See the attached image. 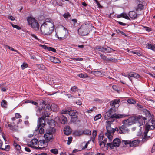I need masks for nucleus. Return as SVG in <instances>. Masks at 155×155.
<instances>
[{
    "instance_id": "f3484780",
    "label": "nucleus",
    "mask_w": 155,
    "mask_h": 155,
    "mask_svg": "<svg viewBox=\"0 0 155 155\" xmlns=\"http://www.w3.org/2000/svg\"><path fill=\"white\" fill-rule=\"evenodd\" d=\"M127 77L132 82V80L130 78V77H133L135 78L138 79L140 78V76L138 74L135 73V72H132L130 73L129 74L127 75Z\"/></svg>"
},
{
    "instance_id": "ea45409f",
    "label": "nucleus",
    "mask_w": 155,
    "mask_h": 155,
    "mask_svg": "<svg viewBox=\"0 0 155 155\" xmlns=\"http://www.w3.org/2000/svg\"><path fill=\"white\" fill-rule=\"evenodd\" d=\"M97 132L96 130H94L93 132V137L92 138V140L93 141L94 140L95 138L97 135Z\"/></svg>"
},
{
    "instance_id": "e433bc0d",
    "label": "nucleus",
    "mask_w": 155,
    "mask_h": 155,
    "mask_svg": "<svg viewBox=\"0 0 155 155\" xmlns=\"http://www.w3.org/2000/svg\"><path fill=\"white\" fill-rule=\"evenodd\" d=\"M71 91L74 92H75L77 91L78 90V89L77 87L76 86H74L72 87L71 89Z\"/></svg>"
},
{
    "instance_id": "864d4df0",
    "label": "nucleus",
    "mask_w": 155,
    "mask_h": 155,
    "mask_svg": "<svg viewBox=\"0 0 155 155\" xmlns=\"http://www.w3.org/2000/svg\"><path fill=\"white\" fill-rule=\"evenodd\" d=\"M12 26L14 28H15L18 30L20 29L21 28L20 27L15 25H14L12 24H11Z\"/></svg>"
},
{
    "instance_id": "c03bdc74",
    "label": "nucleus",
    "mask_w": 155,
    "mask_h": 155,
    "mask_svg": "<svg viewBox=\"0 0 155 155\" xmlns=\"http://www.w3.org/2000/svg\"><path fill=\"white\" fill-rule=\"evenodd\" d=\"M117 61V60L115 59L107 58V59L106 62H116Z\"/></svg>"
},
{
    "instance_id": "0eeeda50",
    "label": "nucleus",
    "mask_w": 155,
    "mask_h": 155,
    "mask_svg": "<svg viewBox=\"0 0 155 155\" xmlns=\"http://www.w3.org/2000/svg\"><path fill=\"white\" fill-rule=\"evenodd\" d=\"M27 21L29 25H31L32 28L36 30H39V24L35 18L28 17L27 19Z\"/></svg>"
},
{
    "instance_id": "473e14b6",
    "label": "nucleus",
    "mask_w": 155,
    "mask_h": 155,
    "mask_svg": "<svg viewBox=\"0 0 155 155\" xmlns=\"http://www.w3.org/2000/svg\"><path fill=\"white\" fill-rule=\"evenodd\" d=\"M93 74L95 75H101L102 72L100 71H93L92 72Z\"/></svg>"
},
{
    "instance_id": "20e7f679",
    "label": "nucleus",
    "mask_w": 155,
    "mask_h": 155,
    "mask_svg": "<svg viewBox=\"0 0 155 155\" xmlns=\"http://www.w3.org/2000/svg\"><path fill=\"white\" fill-rule=\"evenodd\" d=\"M155 121L153 119H150L146 124V129L141 138H143V140L146 139L147 137V134L148 130H153L155 128Z\"/></svg>"
},
{
    "instance_id": "6ab92c4d",
    "label": "nucleus",
    "mask_w": 155,
    "mask_h": 155,
    "mask_svg": "<svg viewBox=\"0 0 155 155\" xmlns=\"http://www.w3.org/2000/svg\"><path fill=\"white\" fill-rule=\"evenodd\" d=\"M130 17L132 19H135L137 16V14L134 11H130L129 14Z\"/></svg>"
},
{
    "instance_id": "de8ad7c7",
    "label": "nucleus",
    "mask_w": 155,
    "mask_h": 155,
    "mask_svg": "<svg viewBox=\"0 0 155 155\" xmlns=\"http://www.w3.org/2000/svg\"><path fill=\"white\" fill-rule=\"evenodd\" d=\"M99 145L101 148H104L105 145V143L103 141L99 142Z\"/></svg>"
},
{
    "instance_id": "69168bd1",
    "label": "nucleus",
    "mask_w": 155,
    "mask_h": 155,
    "mask_svg": "<svg viewBox=\"0 0 155 155\" xmlns=\"http://www.w3.org/2000/svg\"><path fill=\"white\" fill-rule=\"evenodd\" d=\"M132 52L134 54L137 55H140V53H139L138 51H132Z\"/></svg>"
},
{
    "instance_id": "f8f14e48",
    "label": "nucleus",
    "mask_w": 155,
    "mask_h": 155,
    "mask_svg": "<svg viewBox=\"0 0 155 155\" xmlns=\"http://www.w3.org/2000/svg\"><path fill=\"white\" fill-rule=\"evenodd\" d=\"M120 143V140L119 139L116 138L113 140L112 143H107V145L111 148L113 149L114 147H119Z\"/></svg>"
},
{
    "instance_id": "8fccbe9b",
    "label": "nucleus",
    "mask_w": 155,
    "mask_h": 155,
    "mask_svg": "<svg viewBox=\"0 0 155 155\" xmlns=\"http://www.w3.org/2000/svg\"><path fill=\"white\" fill-rule=\"evenodd\" d=\"M74 61H82L83 60V58H71Z\"/></svg>"
},
{
    "instance_id": "72a5a7b5",
    "label": "nucleus",
    "mask_w": 155,
    "mask_h": 155,
    "mask_svg": "<svg viewBox=\"0 0 155 155\" xmlns=\"http://www.w3.org/2000/svg\"><path fill=\"white\" fill-rule=\"evenodd\" d=\"M50 151L54 154H57L58 153V150L57 149H51L50 150Z\"/></svg>"
},
{
    "instance_id": "412c9836",
    "label": "nucleus",
    "mask_w": 155,
    "mask_h": 155,
    "mask_svg": "<svg viewBox=\"0 0 155 155\" xmlns=\"http://www.w3.org/2000/svg\"><path fill=\"white\" fill-rule=\"evenodd\" d=\"M146 48L155 51V45L148 43L146 45Z\"/></svg>"
},
{
    "instance_id": "6e6552de",
    "label": "nucleus",
    "mask_w": 155,
    "mask_h": 155,
    "mask_svg": "<svg viewBox=\"0 0 155 155\" xmlns=\"http://www.w3.org/2000/svg\"><path fill=\"white\" fill-rule=\"evenodd\" d=\"M123 145H129L130 147H135L137 146L139 143V141L137 140H135L132 141L131 140H122Z\"/></svg>"
},
{
    "instance_id": "13d9d810",
    "label": "nucleus",
    "mask_w": 155,
    "mask_h": 155,
    "mask_svg": "<svg viewBox=\"0 0 155 155\" xmlns=\"http://www.w3.org/2000/svg\"><path fill=\"white\" fill-rule=\"evenodd\" d=\"M95 108V107H93L91 109L89 110H88L86 111V112L88 113H91L94 110V109Z\"/></svg>"
},
{
    "instance_id": "79ce46f5",
    "label": "nucleus",
    "mask_w": 155,
    "mask_h": 155,
    "mask_svg": "<svg viewBox=\"0 0 155 155\" xmlns=\"http://www.w3.org/2000/svg\"><path fill=\"white\" fill-rule=\"evenodd\" d=\"M100 57L105 62H106L107 58L104 54H100Z\"/></svg>"
},
{
    "instance_id": "052dcab7",
    "label": "nucleus",
    "mask_w": 155,
    "mask_h": 155,
    "mask_svg": "<svg viewBox=\"0 0 155 155\" xmlns=\"http://www.w3.org/2000/svg\"><path fill=\"white\" fill-rule=\"evenodd\" d=\"M98 7L99 8H102V6L101 5L98 1H95Z\"/></svg>"
},
{
    "instance_id": "423d86ee",
    "label": "nucleus",
    "mask_w": 155,
    "mask_h": 155,
    "mask_svg": "<svg viewBox=\"0 0 155 155\" xmlns=\"http://www.w3.org/2000/svg\"><path fill=\"white\" fill-rule=\"evenodd\" d=\"M90 27L91 25L88 24H83L78 30L79 34L82 36L87 35L90 32Z\"/></svg>"
},
{
    "instance_id": "f257e3e1",
    "label": "nucleus",
    "mask_w": 155,
    "mask_h": 155,
    "mask_svg": "<svg viewBox=\"0 0 155 155\" xmlns=\"http://www.w3.org/2000/svg\"><path fill=\"white\" fill-rule=\"evenodd\" d=\"M54 25L52 21H46L41 25L40 31L43 35H49L53 32Z\"/></svg>"
},
{
    "instance_id": "680f3d73",
    "label": "nucleus",
    "mask_w": 155,
    "mask_h": 155,
    "mask_svg": "<svg viewBox=\"0 0 155 155\" xmlns=\"http://www.w3.org/2000/svg\"><path fill=\"white\" fill-rule=\"evenodd\" d=\"M74 134L76 136H79L81 135V133L80 131H77L75 132Z\"/></svg>"
},
{
    "instance_id": "5fc2aeb1",
    "label": "nucleus",
    "mask_w": 155,
    "mask_h": 155,
    "mask_svg": "<svg viewBox=\"0 0 155 155\" xmlns=\"http://www.w3.org/2000/svg\"><path fill=\"white\" fill-rule=\"evenodd\" d=\"M48 51H51L53 52H56V50L55 49L53 48L49 47V48H48Z\"/></svg>"
},
{
    "instance_id": "5701e85b",
    "label": "nucleus",
    "mask_w": 155,
    "mask_h": 155,
    "mask_svg": "<svg viewBox=\"0 0 155 155\" xmlns=\"http://www.w3.org/2000/svg\"><path fill=\"white\" fill-rule=\"evenodd\" d=\"M120 101L119 99H115L112 101L110 102V105L112 106H114L115 105L119 103Z\"/></svg>"
},
{
    "instance_id": "e2e57ef3",
    "label": "nucleus",
    "mask_w": 155,
    "mask_h": 155,
    "mask_svg": "<svg viewBox=\"0 0 155 155\" xmlns=\"http://www.w3.org/2000/svg\"><path fill=\"white\" fill-rule=\"evenodd\" d=\"M40 46L42 47L44 49L47 50H48V48H49L48 47H47L46 45H40Z\"/></svg>"
},
{
    "instance_id": "dca6fc26",
    "label": "nucleus",
    "mask_w": 155,
    "mask_h": 155,
    "mask_svg": "<svg viewBox=\"0 0 155 155\" xmlns=\"http://www.w3.org/2000/svg\"><path fill=\"white\" fill-rule=\"evenodd\" d=\"M38 149H41L46 147L47 146V143L45 140H40L38 141Z\"/></svg>"
},
{
    "instance_id": "c85d7f7f",
    "label": "nucleus",
    "mask_w": 155,
    "mask_h": 155,
    "mask_svg": "<svg viewBox=\"0 0 155 155\" xmlns=\"http://www.w3.org/2000/svg\"><path fill=\"white\" fill-rule=\"evenodd\" d=\"M78 76L80 78H87L88 77V76L87 74L85 73V74H83V73H81L78 74Z\"/></svg>"
},
{
    "instance_id": "9d476101",
    "label": "nucleus",
    "mask_w": 155,
    "mask_h": 155,
    "mask_svg": "<svg viewBox=\"0 0 155 155\" xmlns=\"http://www.w3.org/2000/svg\"><path fill=\"white\" fill-rule=\"evenodd\" d=\"M63 30L60 31L58 35L56 34L55 35L59 40H62L66 38L65 37V35L67 30L66 28L64 27H63Z\"/></svg>"
},
{
    "instance_id": "a211bd4d",
    "label": "nucleus",
    "mask_w": 155,
    "mask_h": 155,
    "mask_svg": "<svg viewBox=\"0 0 155 155\" xmlns=\"http://www.w3.org/2000/svg\"><path fill=\"white\" fill-rule=\"evenodd\" d=\"M50 61L54 63L59 64L61 63V61L57 58L54 56H50L49 58Z\"/></svg>"
},
{
    "instance_id": "49530a36",
    "label": "nucleus",
    "mask_w": 155,
    "mask_h": 155,
    "mask_svg": "<svg viewBox=\"0 0 155 155\" xmlns=\"http://www.w3.org/2000/svg\"><path fill=\"white\" fill-rule=\"evenodd\" d=\"M28 66V65L27 63H23L21 66V68L22 69H24Z\"/></svg>"
},
{
    "instance_id": "4d7b16f0",
    "label": "nucleus",
    "mask_w": 155,
    "mask_h": 155,
    "mask_svg": "<svg viewBox=\"0 0 155 155\" xmlns=\"http://www.w3.org/2000/svg\"><path fill=\"white\" fill-rule=\"evenodd\" d=\"M44 130L43 128L41 127L40 128L39 130V132L40 134H43L44 133Z\"/></svg>"
},
{
    "instance_id": "3c124183",
    "label": "nucleus",
    "mask_w": 155,
    "mask_h": 155,
    "mask_svg": "<svg viewBox=\"0 0 155 155\" xmlns=\"http://www.w3.org/2000/svg\"><path fill=\"white\" fill-rule=\"evenodd\" d=\"M122 17L124 18L125 19H129V18L126 13H122Z\"/></svg>"
},
{
    "instance_id": "7c9ffc66",
    "label": "nucleus",
    "mask_w": 155,
    "mask_h": 155,
    "mask_svg": "<svg viewBox=\"0 0 155 155\" xmlns=\"http://www.w3.org/2000/svg\"><path fill=\"white\" fill-rule=\"evenodd\" d=\"M77 113V112L75 110H71L70 109L69 110V115L71 116H75L76 114Z\"/></svg>"
},
{
    "instance_id": "a18cd8bd",
    "label": "nucleus",
    "mask_w": 155,
    "mask_h": 155,
    "mask_svg": "<svg viewBox=\"0 0 155 155\" xmlns=\"http://www.w3.org/2000/svg\"><path fill=\"white\" fill-rule=\"evenodd\" d=\"M51 106L48 104H46L45 106V108L46 110H48L51 109Z\"/></svg>"
},
{
    "instance_id": "4be33fe9",
    "label": "nucleus",
    "mask_w": 155,
    "mask_h": 155,
    "mask_svg": "<svg viewBox=\"0 0 155 155\" xmlns=\"http://www.w3.org/2000/svg\"><path fill=\"white\" fill-rule=\"evenodd\" d=\"M51 110L54 112H56L59 109L57 105L54 104L51 105Z\"/></svg>"
},
{
    "instance_id": "a19ab883",
    "label": "nucleus",
    "mask_w": 155,
    "mask_h": 155,
    "mask_svg": "<svg viewBox=\"0 0 155 155\" xmlns=\"http://www.w3.org/2000/svg\"><path fill=\"white\" fill-rule=\"evenodd\" d=\"M127 102L130 104H134L136 103L135 100L132 99H129L127 100Z\"/></svg>"
},
{
    "instance_id": "7ed1b4c3",
    "label": "nucleus",
    "mask_w": 155,
    "mask_h": 155,
    "mask_svg": "<svg viewBox=\"0 0 155 155\" xmlns=\"http://www.w3.org/2000/svg\"><path fill=\"white\" fill-rule=\"evenodd\" d=\"M21 117V116L18 113H16L15 114V117H13L12 119V121L10 123H8V126L10 127V129L12 130L16 131L18 130V126L16 125V124H18V122L22 121L21 119L18 120V118H20Z\"/></svg>"
},
{
    "instance_id": "603ef678",
    "label": "nucleus",
    "mask_w": 155,
    "mask_h": 155,
    "mask_svg": "<svg viewBox=\"0 0 155 155\" xmlns=\"http://www.w3.org/2000/svg\"><path fill=\"white\" fill-rule=\"evenodd\" d=\"M70 15L68 13H67L64 14L63 15V16L64 18H66L70 17Z\"/></svg>"
},
{
    "instance_id": "0e129e2a",
    "label": "nucleus",
    "mask_w": 155,
    "mask_h": 155,
    "mask_svg": "<svg viewBox=\"0 0 155 155\" xmlns=\"http://www.w3.org/2000/svg\"><path fill=\"white\" fill-rule=\"evenodd\" d=\"M144 29L148 31H151V29L148 27H144Z\"/></svg>"
},
{
    "instance_id": "393cba45",
    "label": "nucleus",
    "mask_w": 155,
    "mask_h": 155,
    "mask_svg": "<svg viewBox=\"0 0 155 155\" xmlns=\"http://www.w3.org/2000/svg\"><path fill=\"white\" fill-rule=\"evenodd\" d=\"M104 50L107 53H110L112 51H114L115 50H113L112 48L108 46H105Z\"/></svg>"
},
{
    "instance_id": "2f4dec72",
    "label": "nucleus",
    "mask_w": 155,
    "mask_h": 155,
    "mask_svg": "<svg viewBox=\"0 0 155 155\" xmlns=\"http://www.w3.org/2000/svg\"><path fill=\"white\" fill-rule=\"evenodd\" d=\"M1 105L2 107L5 108L7 106V103L5 100H3L1 103Z\"/></svg>"
},
{
    "instance_id": "b1692460",
    "label": "nucleus",
    "mask_w": 155,
    "mask_h": 155,
    "mask_svg": "<svg viewBox=\"0 0 155 155\" xmlns=\"http://www.w3.org/2000/svg\"><path fill=\"white\" fill-rule=\"evenodd\" d=\"M107 133H106L105 134L108 138L109 140L110 141H111L113 137V136L111 134V133L112 132V131H111L110 132H107Z\"/></svg>"
},
{
    "instance_id": "37998d69",
    "label": "nucleus",
    "mask_w": 155,
    "mask_h": 155,
    "mask_svg": "<svg viewBox=\"0 0 155 155\" xmlns=\"http://www.w3.org/2000/svg\"><path fill=\"white\" fill-rule=\"evenodd\" d=\"M101 114H99L96 115L94 117V120L95 121H97L98 120L101 118Z\"/></svg>"
},
{
    "instance_id": "6e6d98bb",
    "label": "nucleus",
    "mask_w": 155,
    "mask_h": 155,
    "mask_svg": "<svg viewBox=\"0 0 155 155\" xmlns=\"http://www.w3.org/2000/svg\"><path fill=\"white\" fill-rule=\"evenodd\" d=\"M10 148V146L9 145H6L5 146V148H3L2 147L0 148L2 150H8Z\"/></svg>"
},
{
    "instance_id": "c756f323",
    "label": "nucleus",
    "mask_w": 155,
    "mask_h": 155,
    "mask_svg": "<svg viewBox=\"0 0 155 155\" xmlns=\"http://www.w3.org/2000/svg\"><path fill=\"white\" fill-rule=\"evenodd\" d=\"M61 123L62 124H64L67 122V118L64 116L61 117Z\"/></svg>"
},
{
    "instance_id": "09e8293b",
    "label": "nucleus",
    "mask_w": 155,
    "mask_h": 155,
    "mask_svg": "<svg viewBox=\"0 0 155 155\" xmlns=\"http://www.w3.org/2000/svg\"><path fill=\"white\" fill-rule=\"evenodd\" d=\"M72 140V137H68V140H67V144L69 145L71 143Z\"/></svg>"
},
{
    "instance_id": "f03ea898",
    "label": "nucleus",
    "mask_w": 155,
    "mask_h": 155,
    "mask_svg": "<svg viewBox=\"0 0 155 155\" xmlns=\"http://www.w3.org/2000/svg\"><path fill=\"white\" fill-rule=\"evenodd\" d=\"M135 123V119L134 117H131L128 119L123 121V125L119 127L118 130V132L120 134H125L128 131L127 128L129 126Z\"/></svg>"
},
{
    "instance_id": "bb28decb",
    "label": "nucleus",
    "mask_w": 155,
    "mask_h": 155,
    "mask_svg": "<svg viewBox=\"0 0 155 155\" xmlns=\"http://www.w3.org/2000/svg\"><path fill=\"white\" fill-rule=\"evenodd\" d=\"M80 148L79 150H84L87 148V145L85 144V142H83L80 145Z\"/></svg>"
},
{
    "instance_id": "4468645a",
    "label": "nucleus",
    "mask_w": 155,
    "mask_h": 155,
    "mask_svg": "<svg viewBox=\"0 0 155 155\" xmlns=\"http://www.w3.org/2000/svg\"><path fill=\"white\" fill-rule=\"evenodd\" d=\"M115 120L114 119L113 120H107L106 121V127L107 132H110L111 131H112V133H114L115 131V129L111 127V125L112 122L114 121Z\"/></svg>"
},
{
    "instance_id": "a878e982",
    "label": "nucleus",
    "mask_w": 155,
    "mask_h": 155,
    "mask_svg": "<svg viewBox=\"0 0 155 155\" xmlns=\"http://www.w3.org/2000/svg\"><path fill=\"white\" fill-rule=\"evenodd\" d=\"M144 8V6L142 4L139 3L138 4L137 7L136 8V10L137 11H140L143 10Z\"/></svg>"
},
{
    "instance_id": "58836bf2",
    "label": "nucleus",
    "mask_w": 155,
    "mask_h": 155,
    "mask_svg": "<svg viewBox=\"0 0 155 155\" xmlns=\"http://www.w3.org/2000/svg\"><path fill=\"white\" fill-rule=\"evenodd\" d=\"M104 136L102 133H100L99 135L98 140L99 142H101L103 140Z\"/></svg>"
},
{
    "instance_id": "9b49d317",
    "label": "nucleus",
    "mask_w": 155,
    "mask_h": 155,
    "mask_svg": "<svg viewBox=\"0 0 155 155\" xmlns=\"http://www.w3.org/2000/svg\"><path fill=\"white\" fill-rule=\"evenodd\" d=\"M28 145L31 147L37 149H38V140L36 139H32L30 142L28 144Z\"/></svg>"
},
{
    "instance_id": "bf43d9fd",
    "label": "nucleus",
    "mask_w": 155,
    "mask_h": 155,
    "mask_svg": "<svg viewBox=\"0 0 155 155\" xmlns=\"http://www.w3.org/2000/svg\"><path fill=\"white\" fill-rule=\"evenodd\" d=\"M69 109H68V110H62V113L63 114H67L68 113L69 114Z\"/></svg>"
},
{
    "instance_id": "774afa93",
    "label": "nucleus",
    "mask_w": 155,
    "mask_h": 155,
    "mask_svg": "<svg viewBox=\"0 0 155 155\" xmlns=\"http://www.w3.org/2000/svg\"><path fill=\"white\" fill-rule=\"evenodd\" d=\"M155 151V144H154L151 150V152L152 153H153Z\"/></svg>"
},
{
    "instance_id": "f704fd0d",
    "label": "nucleus",
    "mask_w": 155,
    "mask_h": 155,
    "mask_svg": "<svg viewBox=\"0 0 155 155\" xmlns=\"http://www.w3.org/2000/svg\"><path fill=\"white\" fill-rule=\"evenodd\" d=\"M104 47H102L101 46H98L97 47V49L99 51L101 52H104Z\"/></svg>"
},
{
    "instance_id": "2eb2a0df",
    "label": "nucleus",
    "mask_w": 155,
    "mask_h": 155,
    "mask_svg": "<svg viewBox=\"0 0 155 155\" xmlns=\"http://www.w3.org/2000/svg\"><path fill=\"white\" fill-rule=\"evenodd\" d=\"M45 125V119L43 117L39 118L38 119L37 128L38 129L40 126L43 127Z\"/></svg>"
},
{
    "instance_id": "c9c22d12",
    "label": "nucleus",
    "mask_w": 155,
    "mask_h": 155,
    "mask_svg": "<svg viewBox=\"0 0 155 155\" xmlns=\"http://www.w3.org/2000/svg\"><path fill=\"white\" fill-rule=\"evenodd\" d=\"M72 21L73 22V26L74 27H76L78 26V24L77 22V20L76 19H73L72 20Z\"/></svg>"
},
{
    "instance_id": "338daca9",
    "label": "nucleus",
    "mask_w": 155,
    "mask_h": 155,
    "mask_svg": "<svg viewBox=\"0 0 155 155\" xmlns=\"http://www.w3.org/2000/svg\"><path fill=\"white\" fill-rule=\"evenodd\" d=\"M8 18L12 21H14L15 20V18L12 16H8Z\"/></svg>"
},
{
    "instance_id": "39448f33",
    "label": "nucleus",
    "mask_w": 155,
    "mask_h": 155,
    "mask_svg": "<svg viewBox=\"0 0 155 155\" xmlns=\"http://www.w3.org/2000/svg\"><path fill=\"white\" fill-rule=\"evenodd\" d=\"M124 117L123 114H113V110L112 108H110L107 111L105 115L104 118L106 119H109L110 118H115L120 119Z\"/></svg>"
},
{
    "instance_id": "ddd939ff",
    "label": "nucleus",
    "mask_w": 155,
    "mask_h": 155,
    "mask_svg": "<svg viewBox=\"0 0 155 155\" xmlns=\"http://www.w3.org/2000/svg\"><path fill=\"white\" fill-rule=\"evenodd\" d=\"M137 121H138V125L139 126H142L140 128V132H139V134H142V131L144 129V126H143V124L144 123V120L143 118H140L138 119Z\"/></svg>"
},
{
    "instance_id": "aec40b11",
    "label": "nucleus",
    "mask_w": 155,
    "mask_h": 155,
    "mask_svg": "<svg viewBox=\"0 0 155 155\" xmlns=\"http://www.w3.org/2000/svg\"><path fill=\"white\" fill-rule=\"evenodd\" d=\"M64 134L66 135H68L71 133V130L69 126L64 127Z\"/></svg>"
},
{
    "instance_id": "1a4fd4ad",
    "label": "nucleus",
    "mask_w": 155,
    "mask_h": 155,
    "mask_svg": "<svg viewBox=\"0 0 155 155\" xmlns=\"http://www.w3.org/2000/svg\"><path fill=\"white\" fill-rule=\"evenodd\" d=\"M53 130H48L44 135V137L46 140L47 141L51 140L53 138Z\"/></svg>"
},
{
    "instance_id": "cd10ccee",
    "label": "nucleus",
    "mask_w": 155,
    "mask_h": 155,
    "mask_svg": "<svg viewBox=\"0 0 155 155\" xmlns=\"http://www.w3.org/2000/svg\"><path fill=\"white\" fill-rule=\"evenodd\" d=\"M13 146L15 147L16 149L19 152L21 149V146L18 144L16 142H14Z\"/></svg>"
},
{
    "instance_id": "4c0bfd02",
    "label": "nucleus",
    "mask_w": 155,
    "mask_h": 155,
    "mask_svg": "<svg viewBox=\"0 0 155 155\" xmlns=\"http://www.w3.org/2000/svg\"><path fill=\"white\" fill-rule=\"evenodd\" d=\"M49 117V115L47 112V111H44L42 112V116L41 117H43L45 119L46 117Z\"/></svg>"
}]
</instances>
